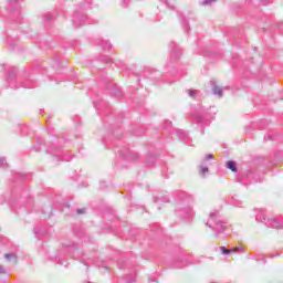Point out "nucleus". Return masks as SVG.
Wrapping results in <instances>:
<instances>
[{
  "instance_id": "obj_8",
  "label": "nucleus",
  "mask_w": 283,
  "mask_h": 283,
  "mask_svg": "<svg viewBox=\"0 0 283 283\" xmlns=\"http://www.w3.org/2000/svg\"><path fill=\"white\" fill-rule=\"evenodd\" d=\"M94 43L95 45H99L104 52H108L112 49V43L107 40L96 39Z\"/></svg>"
},
{
  "instance_id": "obj_11",
  "label": "nucleus",
  "mask_w": 283,
  "mask_h": 283,
  "mask_svg": "<svg viewBox=\"0 0 283 283\" xmlns=\"http://www.w3.org/2000/svg\"><path fill=\"white\" fill-rule=\"evenodd\" d=\"M4 259L13 264H17V254L14 253L4 254Z\"/></svg>"
},
{
  "instance_id": "obj_7",
  "label": "nucleus",
  "mask_w": 283,
  "mask_h": 283,
  "mask_svg": "<svg viewBox=\"0 0 283 283\" xmlns=\"http://www.w3.org/2000/svg\"><path fill=\"white\" fill-rule=\"evenodd\" d=\"M14 78H17V69H11L8 72L7 83L11 90H19V85L14 83Z\"/></svg>"
},
{
  "instance_id": "obj_12",
  "label": "nucleus",
  "mask_w": 283,
  "mask_h": 283,
  "mask_svg": "<svg viewBox=\"0 0 283 283\" xmlns=\"http://www.w3.org/2000/svg\"><path fill=\"white\" fill-rule=\"evenodd\" d=\"M154 202H169V196H158L154 198Z\"/></svg>"
},
{
  "instance_id": "obj_15",
  "label": "nucleus",
  "mask_w": 283,
  "mask_h": 283,
  "mask_svg": "<svg viewBox=\"0 0 283 283\" xmlns=\"http://www.w3.org/2000/svg\"><path fill=\"white\" fill-rule=\"evenodd\" d=\"M98 61H99L101 63H112V59H109V56H107V55L101 56V57L98 59Z\"/></svg>"
},
{
  "instance_id": "obj_4",
  "label": "nucleus",
  "mask_w": 283,
  "mask_h": 283,
  "mask_svg": "<svg viewBox=\"0 0 283 283\" xmlns=\"http://www.w3.org/2000/svg\"><path fill=\"white\" fill-rule=\"evenodd\" d=\"M9 14L12 21L15 23H21V6L19 4V0H9Z\"/></svg>"
},
{
  "instance_id": "obj_22",
  "label": "nucleus",
  "mask_w": 283,
  "mask_h": 283,
  "mask_svg": "<svg viewBox=\"0 0 283 283\" xmlns=\"http://www.w3.org/2000/svg\"><path fill=\"white\" fill-rule=\"evenodd\" d=\"M76 213H77V216H81V214L85 213V209H77Z\"/></svg>"
},
{
  "instance_id": "obj_9",
  "label": "nucleus",
  "mask_w": 283,
  "mask_h": 283,
  "mask_svg": "<svg viewBox=\"0 0 283 283\" xmlns=\"http://www.w3.org/2000/svg\"><path fill=\"white\" fill-rule=\"evenodd\" d=\"M52 21H54V14L52 13H46L44 17H43V22H44V25L46 28H50V25H52Z\"/></svg>"
},
{
  "instance_id": "obj_1",
  "label": "nucleus",
  "mask_w": 283,
  "mask_h": 283,
  "mask_svg": "<svg viewBox=\"0 0 283 283\" xmlns=\"http://www.w3.org/2000/svg\"><path fill=\"white\" fill-rule=\"evenodd\" d=\"M65 255H73V258H75L76 260H80V262H82V264H85V266H88L90 264V260L85 258V252L78 250V245L76 244H72V245H65L63 244L60 253H59V262L62 266H67V262L66 261H62L63 256Z\"/></svg>"
},
{
  "instance_id": "obj_13",
  "label": "nucleus",
  "mask_w": 283,
  "mask_h": 283,
  "mask_svg": "<svg viewBox=\"0 0 283 283\" xmlns=\"http://www.w3.org/2000/svg\"><path fill=\"white\" fill-rule=\"evenodd\" d=\"M154 163H156V156L154 155L148 156V158L146 159L147 167H154Z\"/></svg>"
},
{
  "instance_id": "obj_25",
  "label": "nucleus",
  "mask_w": 283,
  "mask_h": 283,
  "mask_svg": "<svg viewBox=\"0 0 283 283\" xmlns=\"http://www.w3.org/2000/svg\"><path fill=\"white\" fill-rule=\"evenodd\" d=\"M17 178H20V180H23V178H25V176H23L22 174H17Z\"/></svg>"
},
{
  "instance_id": "obj_5",
  "label": "nucleus",
  "mask_w": 283,
  "mask_h": 283,
  "mask_svg": "<svg viewBox=\"0 0 283 283\" xmlns=\"http://www.w3.org/2000/svg\"><path fill=\"white\" fill-rule=\"evenodd\" d=\"M88 19H87V14H85V12L83 10H76L75 13L73 14V25H75V28H81V25H85V23H87Z\"/></svg>"
},
{
  "instance_id": "obj_21",
  "label": "nucleus",
  "mask_w": 283,
  "mask_h": 283,
  "mask_svg": "<svg viewBox=\"0 0 283 283\" xmlns=\"http://www.w3.org/2000/svg\"><path fill=\"white\" fill-rule=\"evenodd\" d=\"M40 231H41V229L34 228V233H35L36 238H41Z\"/></svg>"
},
{
  "instance_id": "obj_17",
  "label": "nucleus",
  "mask_w": 283,
  "mask_h": 283,
  "mask_svg": "<svg viewBox=\"0 0 283 283\" xmlns=\"http://www.w3.org/2000/svg\"><path fill=\"white\" fill-rule=\"evenodd\" d=\"M213 94H217V96H222V88H220L219 86H216L213 88Z\"/></svg>"
},
{
  "instance_id": "obj_3",
  "label": "nucleus",
  "mask_w": 283,
  "mask_h": 283,
  "mask_svg": "<svg viewBox=\"0 0 283 283\" xmlns=\"http://www.w3.org/2000/svg\"><path fill=\"white\" fill-rule=\"evenodd\" d=\"M168 49H169V57H168L167 65H168V67H177V65H178V42L170 41L168 43Z\"/></svg>"
},
{
  "instance_id": "obj_29",
  "label": "nucleus",
  "mask_w": 283,
  "mask_h": 283,
  "mask_svg": "<svg viewBox=\"0 0 283 283\" xmlns=\"http://www.w3.org/2000/svg\"><path fill=\"white\" fill-rule=\"evenodd\" d=\"M82 9H85V4H82Z\"/></svg>"
},
{
  "instance_id": "obj_24",
  "label": "nucleus",
  "mask_w": 283,
  "mask_h": 283,
  "mask_svg": "<svg viewBox=\"0 0 283 283\" xmlns=\"http://www.w3.org/2000/svg\"><path fill=\"white\" fill-rule=\"evenodd\" d=\"M165 127H171V122L170 120H166L165 122Z\"/></svg>"
},
{
  "instance_id": "obj_20",
  "label": "nucleus",
  "mask_w": 283,
  "mask_h": 283,
  "mask_svg": "<svg viewBox=\"0 0 283 283\" xmlns=\"http://www.w3.org/2000/svg\"><path fill=\"white\" fill-rule=\"evenodd\" d=\"M21 87H24L25 90L30 88V87H34V85L30 84V83H22Z\"/></svg>"
},
{
  "instance_id": "obj_23",
  "label": "nucleus",
  "mask_w": 283,
  "mask_h": 283,
  "mask_svg": "<svg viewBox=\"0 0 283 283\" xmlns=\"http://www.w3.org/2000/svg\"><path fill=\"white\" fill-rule=\"evenodd\" d=\"M0 273H1L2 275H6V273H7L6 269H3V266H1V265H0Z\"/></svg>"
},
{
  "instance_id": "obj_6",
  "label": "nucleus",
  "mask_w": 283,
  "mask_h": 283,
  "mask_svg": "<svg viewBox=\"0 0 283 283\" xmlns=\"http://www.w3.org/2000/svg\"><path fill=\"white\" fill-rule=\"evenodd\" d=\"M117 154L125 160H138L139 155L135 150H132L129 147H124L117 150Z\"/></svg>"
},
{
  "instance_id": "obj_14",
  "label": "nucleus",
  "mask_w": 283,
  "mask_h": 283,
  "mask_svg": "<svg viewBox=\"0 0 283 283\" xmlns=\"http://www.w3.org/2000/svg\"><path fill=\"white\" fill-rule=\"evenodd\" d=\"M227 167L228 169H231L233 172L238 171V168L235 167V163L233 161H228Z\"/></svg>"
},
{
  "instance_id": "obj_18",
  "label": "nucleus",
  "mask_w": 283,
  "mask_h": 283,
  "mask_svg": "<svg viewBox=\"0 0 283 283\" xmlns=\"http://www.w3.org/2000/svg\"><path fill=\"white\" fill-rule=\"evenodd\" d=\"M222 253H224V255H229V253H233V250H229L226 249L224 247L221 248Z\"/></svg>"
},
{
  "instance_id": "obj_10",
  "label": "nucleus",
  "mask_w": 283,
  "mask_h": 283,
  "mask_svg": "<svg viewBox=\"0 0 283 283\" xmlns=\"http://www.w3.org/2000/svg\"><path fill=\"white\" fill-rule=\"evenodd\" d=\"M163 3H166L170 10H176V6L178 4V0H160Z\"/></svg>"
},
{
  "instance_id": "obj_19",
  "label": "nucleus",
  "mask_w": 283,
  "mask_h": 283,
  "mask_svg": "<svg viewBox=\"0 0 283 283\" xmlns=\"http://www.w3.org/2000/svg\"><path fill=\"white\" fill-rule=\"evenodd\" d=\"M122 8H127L129 6V0H120Z\"/></svg>"
},
{
  "instance_id": "obj_26",
  "label": "nucleus",
  "mask_w": 283,
  "mask_h": 283,
  "mask_svg": "<svg viewBox=\"0 0 283 283\" xmlns=\"http://www.w3.org/2000/svg\"><path fill=\"white\" fill-rule=\"evenodd\" d=\"M196 94H198V92H196V91H189V95H190V96H196Z\"/></svg>"
},
{
  "instance_id": "obj_30",
  "label": "nucleus",
  "mask_w": 283,
  "mask_h": 283,
  "mask_svg": "<svg viewBox=\"0 0 283 283\" xmlns=\"http://www.w3.org/2000/svg\"><path fill=\"white\" fill-rule=\"evenodd\" d=\"M205 171H209V169L206 168Z\"/></svg>"
},
{
  "instance_id": "obj_2",
  "label": "nucleus",
  "mask_w": 283,
  "mask_h": 283,
  "mask_svg": "<svg viewBox=\"0 0 283 283\" xmlns=\"http://www.w3.org/2000/svg\"><path fill=\"white\" fill-rule=\"evenodd\" d=\"M48 154H51L54 157V160L62 161V163H70V160H72L73 156L72 154H70V151H63L61 153V150L59 149V147L56 146H50L46 149Z\"/></svg>"
},
{
  "instance_id": "obj_27",
  "label": "nucleus",
  "mask_w": 283,
  "mask_h": 283,
  "mask_svg": "<svg viewBox=\"0 0 283 283\" xmlns=\"http://www.w3.org/2000/svg\"><path fill=\"white\" fill-rule=\"evenodd\" d=\"M22 132H23V133L28 132V126H24V127L22 128Z\"/></svg>"
},
{
  "instance_id": "obj_28",
  "label": "nucleus",
  "mask_w": 283,
  "mask_h": 283,
  "mask_svg": "<svg viewBox=\"0 0 283 283\" xmlns=\"http://www.w3.org/2000/svg\"><path fill=\"white\" fill-rule=\"evenodd\" d=\"M233 251H240V248L237 247V248L232 249V252Z\"/></svg>"
},
{
  "instance_id": "obj_16",
  "label": "nucleus",
  "mask_w": 283,
  "mask_h": 283,
  "mask_svg": "<svg viewBox=\"0 0 283 283\" xmlns=\"http://www.w3.org/2000/svg\"><path fill=\"white\" fill-rule=\"evenodd\" d=\"M0 167L2 168L8 167V161L6 160V157H0Z\"/></svg>"
}]
</instances>
